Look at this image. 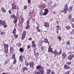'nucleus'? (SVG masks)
<instances>
[{
  "mask_svg": "<svg viewBox=\"0 0 74 74\" xmlns=\"http://www.w3.org/2000/svg\"><path fill=\"white\" fill-rule=\"evenodd\" d=\"M4 46L5 49H8V45H5Z\"/></svg>",
  "mask_w": 74,
  "mask_h": 74,
  "instance_id": "15",
  "label": "nucleus"
},
{
  "mask_svg": "<svg viewBox=\"0 0 74 74\" xmlns=\"http://www.w3.org/2000/svg\"><path fill=\"white\" fill-rule=\"evenodd\" d=\"M13 52V48H10V53H11V54Z\"/></svg>",
  "mask_w": 74,
  "mask_h": 74,
  "instance_id": "19",
  "label": "nucleus"
},
{
  "mask_svg": "<svg viewBox=\"0 0 74 74\" xmlns=\"http://www.w3.org/2000/svg\"><path fill=\"white\" fill-rule=\"evenodd\" d=\"M27 9V6H24V9H25H25Z\"/></svg>",
  "mask_w": 74,
  "mask_h": 74,
  "instance_id": "47",
  "label": "nucleus"
},
{
  "mask_svg": "<svg viewBox=\"0 0 74 74\" xmlns=\"http://www.w3.org/2000/svg\"><path fill=\"white\" fill-rule=\"evenodd\" d=\"M64 69H70V67L67 65H65L64 67Z\"/></svg>",
  "mask_w": 74,
  "mask_h": 74,
  "instance_id": "10",
  "label": "nucleus"
},
{
  "mask_svg": "<svg viewBox=\"0 0 74 74\" xmlns=\"http://www.w3.org/2000/svg\"><path fill=\"white\" fill-rule=\"evenodd\" d=\"M43 42L42 41V42H39V43L40 44H42Z\"/></svg>",
  "mask_w": 74,
  "mask_h": 74,
  "instance_id": "58",
  "label": "nucleus"
},
{
  "mask_svg": "<svg viewBox=\"0 0 74 74\" xmlns=\"http://www.w3.org/2000/svg\"><path fill=\"white\" fill-rule=\"evenodd\" d=\"M25 65L27 66H28V65H29V63H28L27 62H25Z\"/></svg>",
  "mask_w": 74,
  "mask_h": 74,
  "instance_id": "30",
  "label": "nucleus"
},
{
  "mask_svg": "<svg viewBox=\"0 0 74 74\" xmlns=\"http://www.w3.org/2000/svg\"><path fill=\"white\" fill-rule=\"evenodd\" d=\"M16 62V60L15 59H14L13 63H14V64H15Z\"/></svg>",
  "mask_w": 74,
  "mask_h": 74,
  "instance_id": "32",
  "label": "nucleus"
},
{
  "mask_svg": "<svg viewBox=\"0 0 74 74\" xmlns=\"http://www.w3.org/2000/svg\"><path fill=\"white\" fill-rule=\"evenodd\" d=\"M33 11L32 10H30V13L31 14H32V13L33 12Z\"/></svg>",
  "mask_w": 74,
  "mask_h": 74,
  "instance_id": "49",
  "label": "nucleus"
},
{
  "mask_svg": "<svg viewBox=\"0 0 74 74\" xmlns=\"http://www.w3.org/2000/svg\"><path fill=\"white\" fill-rule=\"evenodd\" d=\"M11 10H9V14H11Z\"/></svg>",
  "mask_w": 74,
  "mask_h": 74,
  "instance_id": "59",
  "label": "nucleus"
},
{
  "mask_svg": "<svg viewBox=\"0 0 74 74\" xmlns=\"http://www.w3.org/2000/svg\"><path fill=\"white\" fill-rule=\"evenodd\" d=\"M29 66L31 67H32L33 68V67H34V63L33 62H30L29 63Z\"/></svg>",
  "mask_w": 74,
  "mask_h": 74,
  "instance_id": "8",
  "label": "nucleus"
},
{
  "mask_svg": "<svg viewBox=\"0 0 74 74\" xmlns=\"http://www.w3.org/2000/svg\"><path fill=\"white\" fill-rule=\"evenodd\" d=\"M32 46L33 47H36V45L35 44H32Z\"/></svg>",
  "mask_w": 74,
  "mask_h": 74,
  "instance_id": "31",
  "label": "nucleus"
},
{
  "mask_svg": "<svg viewBox=\"0 0 74 74\" xmlns=\"http://www.w3.org/2000/svg\"><path fill=\"white\" fill-rule=\"evenodd\" d=\"M45 7L44 5H40V9L41 10V12H42L43 15H46L47 14H48V10L47 9H45L44 10V8Z\"/></svg>",
  "mask_w": 74,
  "mask_h": 74,
  "instance_id": "2",
  "label": "nucleus"
},
{
  "mask_svg": "<svg viewBox=\"0 0 74 74\" xmlns=\"http://www.w3.org/2000/svg\"><path fill=\"white\" fill-rule=\"evenodd\" d=\"M7 63V61H5V64H6Z\"/></svg>",
  "mask_w": 74,
  "mask_h": 74,
  "instance_id": "62",
  "label": "nucleus"
},
{
  "mask_svg": "<svg viewBox=\"0 0 74 74\" xmlns=\"http://www.w3.org/2000/svg\"><path fill=\"white\" fill-rule=\"evenodd\" d=\"M29 23H30V19H28L27 21V26L25 27L26 29H28L29 28V27L30 26Z\"/></svg>",
  "mask_w": 74,
  "mask_h": 74,
  "instance_id": "6",
  "label": "nucleus"
},
{
  "mask_svg": "<svg viewBox=\"0 0 74 74\" xmlns=\"http://www.w3.org/2000/svg\"><path fill=\"white\" fill-rule=\"evenodd\" d=\"M25 35L22 34V39H23L24 38H25Z\"/></svg>",
  "mask_w": 74,
  "mask_h": 74,
  "instance_id": "26",
  "label": "nucleus"
},
{
  "mask_svg": "<svg viewBox=\"0 0 74 74\" xmlns=\"http://www.w3.org/2000/svg\"><path fill=\"white\" fill-rule=\"evenodd\" d=\"M37 30L38 31H38L40 29H39V27H38L36 28Z\"/></svg>",
  "mask_w": 74,
  "mask_h": 74,
  "instance_id": "40",
  "label": "nucleus"
},
{
  "mask_svg": "<svg viewBox=\"0 0 74 74\" xmlns=\"http://www.w3.org/2000/svg\"><path fill=\"white\" fill-rule=\"evenodd\" d=\"M14 36L15 38H17L18 37V36H17V35L15 34H14Z\"/></svg>",
  "mask_w": 74,
  "mask_h": 74,
  "instance_id": "34",
  "label": "nucleus"
},
{
  "mask_svg": "<svg viewBox=\"0 0 74 74\" xmlns=\"http://www.w3.org/2000/svg\"><path fill=\"white\" fill-rule=\"evenodd\" d=\"M48 52H51V53H53L55 56H56V55H58V51L56 50H54L53 52L52 49L51 48V46H49Z\"/></svg>",
  "mask_w": 74,
  "mask_h": 74,
  "instance_id": "3",
  "label": "nucleus"
},
{
  "mask_svg": "<svg viewBox=\"0 0 74 74\" xmlns=\"http://www.w3.org/2000/svg\"><path fill=\"white\" fill-rule=\"evenodd\" d=\"M59 29H57L56 30V32L57 33H59Z\"/></svg>",
  "mask_w": 74,
  "mask_h": 74,
  "instance_id": "44",
  "label": "nucleus"
},
{
  "mask_svg": "<svg viewBox=\"0 0 74 74\" xmlns=\"http://www.w3.org/2000/svg\"><path fill=\"white\" fill-rule=\"evenodd\" d=\"M26 31H24L23 32V34L24 35H25V36H26Z\"/></svg>",
  "mask_w": 74,
  "mask_h": 74,
  "instance_id": "28",
  "label": "nucleus"
},
{
  "mask_svg": "<svg viewBox=\"0 0 74 74\" xmlns=\"http://www.w3.org/2000/svg\"><path fill=\"white\" fill-rule=\"evenodd\" d=\"M53 14H56V12H53Z\"/></svg>",
  "mask_w": 74,
  "mask_h": 74,
  "instance_id": "64",
  "label": "nucleus"
},
{
  "mask_svg": "<svg viewBox=\"0 0 74 74\" xmlns=\"http://www.w3.org/2000/svg\"><path fill=\"white\" fill-rule=\"evenodd\" d=\"M32 38H30L28 39V40H32Z\"/></svg>",
  "mask_w": 74,
  "mask_h": 74,
  "instance_id": "57",
  "label": "nucleus"
},
{
  "mask_svg": "<svg viewBox=\"0 0 74 74\" xmlns=\"http://www.w3.org/2000/svg\"><path fill=\"white\" fill-rule=\"evenodd\" d=\"M67 45H70V41H68L67 42Z\"/></svg>",
  "mask_w": 74,
  "mask_h": 74,
  "instance_id": "48",
  "label": "nucleus"
},
{
  "mask_svg": "<svg viewBox=\"0 0 74 74\" xmlns=\"http://www.w3.org/2000/svg\"><path fill=\"white\" fill-rule=\"evenodd\" d=\"M1 34H4V32H1Z\"/></svg>",
  "mask_w": 74,
  "mask_h": 74,
  "instance_id": "53",
  "label": "nucleus"
},
{
  "mask_svg": "<svg viewBox=\"0 0 74 74\" xmlns=\"http://www.w3.org/2000/svg\"><path fill=\"white\" fill-rule=\"evenodd\" d=\"M21 45V44L20 43H18V47H20Z\"/></svg>",
  "mask_w": 74,
  "mask_h": 74,
  "instance_id": "56",
  "label": "nucleus"
},
{
  "mask_svg": "<svg viewBox=\"0 0 74 74\" xmlns=\"http://www.w3.org/2000/svg\"><path fill=\"white\" fill-rule=\"evenodd\" d=\"M28 3H31V0H28Z\"/></svg>",
  "mask_w": 74,
  "mask_h": 74,
  "instance_id": "41",
  "label": "nucleus"
},
{
  "mask_svg": "<svg viewBox=\"0 0 74 74\" xmlns=\"http://www.w3.org/2000/svg\"><path fill=\"white\" fill-rule=\"evenodd\" d=\"M19 20L20 21V23L22 24V23H23V18L22 16H19Z\"/></svg>",
  "mask_w": 74,
  "mask_h": 74,
  "instance_id": "5",
  "label": "nucleus"
},
{
  "mask_svg": "<svg viewBox=\"0 0 74 74\" xmlns=\"http://www.w3.org/2000/svg\"><path fill=\"white\" fill-rule=\"evenodd\" d=\"M73 33H74V30H72V31L71 32L70 34L71 35L73 34Z\"/></svg>",
  "mask_w": 74,
  "mask_h": 74,
  "instance_id": "24",
  "label": "nucleus"
},
{
  "mask_svg": "<svg viewBox=\"0 0 74 74\" xmlns=\"http://www.w3.org/2000/svg\"><path fill=\"white\" fill-rule=\"evenodd\" d=\"M34 55H35V56H36V51H35V50H34Z\"/></svg>",
  "mask_w": 74,
  "mask_h": 74,
  "instance_id": "60",
  "label": "nucleus"
},
{
  "mask_svg": "<svg viewBox=\"0 0 74 74\" xmlns=\"http://www.w3.org/2000/svg\"><path fill=\"white\" fill-rule=\"evenodd\" d=\"M39 70L38 72L35 71L34 72L33 74H43L44 71H43V69L41 68L40 66H37L36 67V70Z\"/></svg>",
  "mask_w": 74,
  "mask_h": 74,
  "instance_id": "1",
  "label": "nucleus"
},
{
  "mask_svg": "<svg viewBox=\"0 0 74 74\" xmlns=\"http://www.w3.org/2000/svg\"><path fill=\"white\" fill-rule=\"evenodd\" d=\"M72 16H73V15L71 14L68 16V19L69 20H71L72 19Z\"/></svg>",
  "mask_w": 74,
  "mask_h": 74,
  "instance_id": "14",
  "label": "nucleus"
},
{
  "mask_svg": "<svg viewBox=\"0 0 74 74\" xmlns=\"http://www.w3.org/2000/svg\"><path fill=\"white\" fill-rule=\"evenodd\" d=\"M13 18L15 19V20L16 19V17L15 16H13Z\"/></svg>",
  "mask_w": 74,
  "mask_h": 74,
  "instance_id": "43",
  "label": "nucleus"
},
{
  "mask_svg": "<svg viewBox=\"0 0 74 74\" xmlns=\"http://www.w3.org/2000/svg\"><path fill=\"white\" fill-rule=\"evenodd\" d=\"M5 52L6 53H8V49H5Z\"/></svg>",
  "mask_w": 74,
  "mask_h": 74,
  "instance_id": "35",
  "label": "nucleus"
},
{
  "mask_svg": "<svg viewBox=\"0 0 74 74\" xmlns=\"http://www.w3.org/2000/svg\"><path fill=\"white\" fill-rule=\"evenodd\" d=\"M44 25L45 27H49V25L48 23H45Z\"/></svg>",
  "mask_w": 74,
  "mask_h": 74,
  "instance_id": "9",
  "label": "nucleus"
},
{
  "mask_svg": "<svg viewBox=\"0 0 74 74\" xmlns=\"http://www.w3.org/2000/svg\"><path fill=\"white\" fill-rule=\"evenodd\" d=\"M71 21H72V22H74V18H72L71 20Z\"/></svg>",
  "mask_w": 74,
  "mask_h": 74,
  "instance_id": "51",
  "label": "nucleus"
},
{
  "mask_svg": "<svg viewBox=\"0 0 74 74\" xmlns=\"http://www.w3.org/2000/svg\"><path fill=\"white\" fill-rule=\"evenodd\" d=\"M57 29H58L59 30L61 29V27H60L59 25H57Z\"/></svg>",
  "mask_w": 74,
  "mask_h": 74,
  "instance_id": "21",
  "label": "nucleus"
},
{
  "mask_svg": "<svg viewBox=\"0 0 74 74\" xmlns=\"http://www.w3.org/2000/svg\"><path fill=\"white\" fill-rule=\"evenodd\" d=\"M2 23L3 25H5V21H3Z\"/></svg>",
  "mask_w": 74,
  "mask_h": 74,
  "instance_id": "29",
  "label": "nucleus"
},
{
  "mask_svg": "<svg viewBox=\"0 0 74 74\" xmlns=\"http://www.w3.org/2000/svg\"><path fill=\"white\" fill-rule=\"evenodd\" d=\"M48 4H49V5L50 4H51V2H49Z\"/></svg>",
  "mask_w": 74,
  "mask_h": 74,
  "instance_id": "63",
  "label": "nucleus"
},
{
  "mask_svg": "<svg viewBox=\"0 0 74 74\" xmlns=\"http://www.w3.org/2000/svg\"><path fill=\"white\" fill-rule=\"evenodd\" d=\"M19 51L20 52H23L24 51L23 49L21 47L19 49Z\"/></svg>",
  "mask_w": 74,
  "mask_h": 74,
  "instance_id": "13",
  "label": "nucleus"
},
{
  "mask_svg": "<svg viewBox=\"0 0 74 74\" xmlns=\"http://www.w3.org/2000/svg\"><path fill=\"white\" fill-rule=\"evenodd\" d=\"M16 29H14L13 31V34H15L16 33Z\"/></svg>",
  "mask_w": 74,
  "mask_h": 74,
  "instance_id": "20",
  "label": "nucleus"
},
{
  "mask_svg": "<svg viewBox=\"0 0 74 74\" xmlns=\"http://www.w3.org/2000/svg\"><path fill=\"white\" fill-rule=\"evenodd\" d=\"M62 59H65V58L66 57V54L65 53H63L62 54Z\"/></svg>",
  "mask_w": 74,
  "mask_h": 74,
  "instance_id": "11",
  "label": "nucleus"
},
{
  "mask_svg": "<svg viewBox=\"0 0 74 74\" xmlns=\"http://www.w3.org/2000/svg\"><path fill=\"white\" fill-rule=\"evenodd\" d=\"M69 73H70V71H68L65 74H69Z\"/></svg>",
  "mask_w": 74,
  "mask_h": 74,
  "instance_id": "45",
  "label": "nucleus"
},
{
  "mask_svg": "<svg viewBox=\"0 0 74 74\" xmlns=\"http://www.w3.org/2000/svg\"><path fill=\"white\" fill-rule=\"evenodd\" d=\"M27 49H29V48H31V47H30V46L29 45L27 47Z\"/></svg>",
  "mask_w": 74,
  "mask_h": 74,
  "instance_id": "42",
  "label": "nucleus"
},
{
  "mask_svg": "<svg viewBox=\"0 0 74 74\" xmlns=\"http://www.w3.org/2000/svg\"><path fill=\"white\" fill-rule=\"evenodd\" d=\"M28 69V68H27V67H23V72L25 71V70H27Z\"/></svg>",
  "mask_w": 74,
  "mask_h": 74,
  "instance_id": "16",
  "label": "nucleus"
},
{
  "mask_svg": "<svg viewBox=\"0 0 74 74\" xmlns=\"http://www.w3.org/2000/svg\"><path fill=\"white\" fill-rule=\"evenodd\" d=\"M58 38L59 39L60 41H61V40H62V38L60 36H59L58 37Z\"/></svg>",
  "mask_w": 74,
  "mask_h": 74,
  "instance_id": "33",
  "label": "nucleus"
},
{
  "mask_svg": "<svg viewBox=\"0 0 74 74\" xmlns=\"http://www.w3.org/2000/svg\"><path fill=\"white\" fill-rule=\"evenodd\" d=\"M2 21L1 20H0V25L2 24Z\"/></svg>",
  "mask_w": 74,
  "mask_h": 74,
  "instance_id": "54",
  "label": "nucleus"
},
{
  "mask_svg": "<svg viewBox=\"0 0 74 74\" xmlns=\"http://www.w3.org/2000/svg\"><path fill=\"white\" fill-rule=\"evenodd\" d=\"M58 53L59 55H61V54H62V51H60Z\"/></svg>",
  "mask_w": 74,
  "mask_h": 74,
  "instance_id": "36",
  "label": "nucleus"
},
{
  "mask_svg": "<svg viewBox=\"0 0 74 74\" xmlns=\"http://www.w3.org/2000/svg\"><path fill=\"white\" fill-rule=\"evenodd\" d=\"M23 58L22 56H20L19 57V60H21L22 62H23Z\"/></svg>",
  "mask_w": 74,
  "mask_h": 74,
  "instance_id": "17",
  "label": "nucleus"
},
{
  "mask_svg": "<svg viewBox=\"0 0 74 74\" xmlns=\"http://www.w3.org/2000/svg\"><path fill=\"white\" fill-rule=\"evenodd\" d=\"M68 8H67V6H65L64 10L60 11V12L61 13H66V12H67V10H68Z\"/></svg>",
  "mask_w": 74,
  "mask_h": 74,
  "instance_id": "4",
  "label": "nucleus"
},
{
  "mask_svg": "<svg viewBox=\"0 0 74 74\" xmlns=\"http://www.w3.org/2000/svg\"><path fill=\"white\" fill-rule=\"evenodd\" d=\"M15 55H13L12 56V59H15Z\"/></svg>",
  "mask_w": 74,
  "mask_h": 74,
  "instance_id": "37",
  "label": "nucleus"
},
{
  "mask_svg": "<svg viewBox=\"0 0 74 74\" xmlns=\"http://www.w3.org/2000/svg\"><path fill=\"white\" fill-rule=\"evenodd\" d=\"M51 73V70L50 69H49L47 71V74H50Z\"/></svg>",
  "mask_w": 74,
  "mask_h": 74,
  "instance_id": "25",
  "label": "nucleus"
},
{
  "mask_svg": "<svg viewBox=\"0 0 74 74\" xmlns=\"http://www.w3.org/2000/svg\"><path fill=\"white\" fill-rule=\"evenodd\" d=\"M44 42H45V43H47V42H48V39H46L45 40Z\"/></svg>",
  "mask_w": 74,
  "mask_h": 74,
  "instance_id": "23",
  "label": "nucleus"
},
{
  "mask_svg": "<svg viewBox=\"0 0 74 74\" xmlns=\"http://www.w3.org/2000/svg\"><path fill=\"white\" fill-rule=\"evenodd\" d=\"M32 44H34V43H35V42H34V41H32Z\"/></svg>",
  "mask_w": 74,
  "mask_h": 74,
  "instance_id": "55",
  "label": "nucleus"
},
{
  "mask_svg": "<svg viewBox=\"0 0 74 74\" xmlns=\"http://www.w3.org/2000/svg\"><path fill=\"white\" fill-rule=\"evenodd\" d=\"M1 10L2 12H5V10L4 8H1Z\"/></svg>",
  "mask_w": 74,
  "mask_h": 74,
  "instance_id": "22",
  "label": "nucleus"
},
{
  "mask_svg": "<svg viewBox=\"0 0 74 74\" xmlns=\"http://www.w3.org/2000/svg\"><path fill=\"white\" fill-rule=\"evenodd\" d=\"M72 9H73V7H70L68 9V11H69V12H70V11H71Z\"/></svg>",
  "mask_w": 74,
  "mask_h": 74,
  "instance_id": "18",
  "label": "nucleus"
},
{
  "mask_svg": "<svg viewBox=\"0 0 74 74\" xmlns=\"http://www.w3.org/2000/svg\"><path fill=\"white\" fill-rule=\"evenodd\" d=\"M12 9L16 10L17 8V7H16V5H12Z\"/></svg>",
  "mask_w": 74,
  "mask_h": 74,
  "instance_id": "12",
  "label": "nucleus"
},
{
  "mask_svg": "<svg viewBox=\"0 0 74 74\" xmlns=\"http://www.w3.org/2000/svg\"><path fill=\"white\" fill-rule=\"evenodd\" d=\"M32 20L33 21V22H34V21H35V20H34V19L33 18H32Z\"/></svg>",
  "mask_w": 74,
  "mask_h": 74,
  "instance_id": "50",
  "label": "nucleus"
},
{
  "mask_svg": "<svg viewBox=\"0 0 74 74\" xmlns=\"http://www.w3.org/2000/svg\"><path fill=\"white\" fill-rule=\"evenodd\" d=\"M4 27H7V25L5 24V25H3Z\"/></svg>",
  "mask_w": 74,
  "mask_h": 74,
  "instance_id": "52",
  "label": "nucleus"
},
{
  "mask_svg": "<svg viewBox=\"0 0 74 74\" xmlns=\"http://www.w3.org/2000/svg\"><path fill=\"white\" fill-rule=\"evenodd\" d=\"M36 55H37V56H38V55H39V54H38V53H36Z\"/></svg>",
  "mask_w": 74,
  "mask_h": 74,
  "instance_id": "61",
  "label": "nucleus"
},
{
  "mask_svg": "<svg viewBox=\"0 0 74 74\" xmlns=\"http://www.w3.org/2000/svg\"><path fill=\"white\" fill-rule=\"evenodd\" d=\"M41 49L42 51H43V50L44 49V47L42 46L41 47Z\"/></svg>",
  "mask_w": 74,
  "mask_h": 74,
  "instance_id": "46",
  "label": "nucleus"
},
{
  "mask_svg": "<svg viewBox=\"0 0 74 74\" xmlns=\"http://www.w3.org/2000/svg\"><path fill=\"white\" fill-rule=\"evenodd\" d=\"M15 20H14L13 21V22H14V23H16V22H17V20L16 19Z\"/></svg>",
  "mask_w": 74,
  "mask_h": 74,
  "instance_id": "39",
  "label": "nucleus"
},
{
  "mask_svg": "<svg viewBox=\"0 0 74 74\" xmlns=\"http://www.w3.org/2000/svg\"><path fill=\"white\" fill-rule=\"evenodd\" d=\"M66 30L67 29L68 30H69L70 29V27L69 26H68L66 27Z\"/></svg>",
  "mask_w": 74,
  "mask_h": 74,
  "instance_id": "27",
  "label": "nucleus"
},
{
  "mask_svg": "<svg viewBox=\"0 0 74 74\" xmlns=\"http://www.w3.org/2000/svg\"><path fill=\"white\" fill-rule=\"evenodd\" d=\"M73 57L74 55L71 54L68 57V59H69V60H71V59H73Z\"/></svg>",
  "mask_w": 74,
  "mask_h": 74,
  "instance_id": "7",
  "label": "nucleus"
},
{
  "mask_svg": "<svg viewBox=\"0 0 74 74\" xmlns=\"http://www.w3.org/2000/svg\"><path fill=\"white\" fill-rule=\"evenodd\" d=\"M71 64V62H68L66 63L67 65H69V64Z\"/></svg>",
  "mask_w": 74,
  "mask_h": 74,
  "instance_id": "38",
  "label": "nucleus"
}]
</instances>
